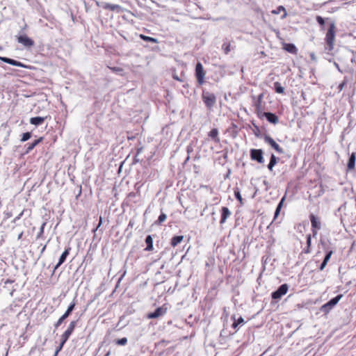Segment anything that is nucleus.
<instances>
[{
  "instance_id": "39",
  "label": "nucleus",
  "mask_w": 356,
  "mask_h": 356,
  "mask_svg": "<svg viewBox=\"0 0 356 356\" xmlns=\"http://www.w3.org/2000/svg\"><path fill=\"white\" fill-rule=\"evenodd\" d=\"M234 195H235V197L241 202L242 203V201H243V199H242V197L241 195V193H240V191L238 190H236L234 191Z\"/></svg>"
},
{
  "instance_id": "51",
  "label": "nucleus",
  "mask_w": 356,
  "mask_h": 356,
  "mask_svg": "<svg viewBox=\"0 0 356 356\" xmlns=\"http://www.w3.org/2000/svg\"><path fill=\"white\" fill-rule=\"evenodd\" d=\"M304 252L308 254L310 252V247L307 246V248L304 250Z\"/></svg>"
},
{
  "instance_id": "42",
  "label": "nucleus",
  "mask_w": 356,
  "mask_h": 356,
  "mask_svg": "<svg viewBox=\"0 0 356 356\" xmlns=\"http://www.w3.org/2000/svg\"><path fill=\"white\" fill-rule=\"evenodd\" d=\"M65 343V342H63V341L61 340L60 346L57 348V349L55 352V355H57L58 352H60L61 350V349L63 348V346H64Z\"/></svg>"
},
{
  "instance_id": "37",
  "label": "nucleus",
  "mask_w": 356,
  "mask_h": 356,
  "mask_svg": "<svg viewBox=\"0 0 356 356\" xmlns=\"http://www.w3.org/2000/svg\"><path fill=\"white\" fill-rule=\"evenodd\" d=\"M252 124H253V127H254L253 132H254V135L256 136H260L259 127L257 125H256L254 123H253Z\"/></svg>"
},
{
  "instance_id": "29",
  "label": "nucleus",
  "mask_w": 356,
  "mask_h": 356,
  "mask_svg": "<svg viewBox=\"0 0 356 356\" xmlns=\"http://www.w3.org/2000/svg\"><path fill=\"white\" fill-rule=\"evenodd\" d=\"M222 49L225 54H228L231 51L230 42H224L222 45Z\"/></svg>"
},
{
  "instance_id": "54",
  "label": "nucleus",
  "mask_w": 356,
  "mask_h": 356,
  "mask_svg": "<svg viewBox=\"0 0 356 356\" xmlns=\"http://www.w3.org/2000/svg\"><path fill=\"white\" fill-rule=\"evenodd\" d=\"M22 232L21 234H19V236H18V239H19V238L22 237Z\"/></svg>"
},
{
  "instance_id": "30",
  "label": "nucleus",
  "mask_w": 356,
  "mask_h": 356,
  "mask_svg": "<svg viewBox=\"0 0 356 356\" xmlns=\"http://www.w3.org/2000/svg\"><path fill=\"white\" fill-rule=\"evenodd\" d=\"M108 67L114 73L122 74L124 70L120 67H110L108 66Z\"/></svg>"
},
{
  "instance_id": "24",
  "label": "nucleus",
  "mask_w": 356,
  "mask_h": 356,
  "mask_svg": "<svg viewBox=\"0 0 356 356\" xmlns=\"http://www.w3.org/2000/svg\"><path fill=\"white\" fill-rule=\"evenodd\" d=\"M44 138L40 137L38 139L35 140L32 143L29 144L27 147L26 153L29 152L31 150H32L36 145H38L40 142L43 140Z\"/></svg>"
},
{
  "instance_id": "21",
  "label": "nucleus",
  "mask_w": 356,
  "mask_h": 356,
  "mask_svg": "<svg viewBox=\"0 0 356 356\" xmlns=\"http://www.w3.org/2000/svg\"><path fill=\"white\" fill-rule=\"evenodd\" d=\"M282 12L283 13V15H282V19H284L287 15V12L283 6H279L278 7H277L276 9L273 10L271 11V13L273 15H278Z\"/></svg>"
},
{
  "instance_id": "10",
  "label": "nucleus",
  "mask_w": 356,
  "mask_h": 356,
  "mask_svg": "<svg viewBox=\"0 0 356 356\" xmlns=\"http://www.w3.org/2000/svg\"><path fill=\"white\" fill-rule=\"evenodd\" d=\"M167 312V308L163 307H158L154 312L149 313L147 315L148 318H157L163 316Z\"/></svg>"
},
{
  "instance_id": "47",
  "label": "nucleus",
  "mask_w": 356,
  "mask_h": 356,
  "mask_svg": "<svg viewBox=\"0 0 356 356\" xmlns=\"http://www.w3.org/2000/svg\"><path fill=\"white\" fill-rule=\"evenodd\" d=\"M102 223V217H99V223H98V225L97 227L93 230L94 232H95L99 228V227L101 226Z\"/></svg>"
},
{
  "instance_id": "36",
  "label": "nucleus",
  "mask_w": 356,
  "mask_h": 356,
  "mask_svg": "<svg viewBox=\"0 0 356 356\" xmlns=\"http://www.w3.org/2000/svg\"><path fill=\"white\" fill-rule=\"evenodd\" d=\"M166 218H167V216L165 213H162L159 216L157 222L159 224H161V223L163 222L166 220Z\"/></svg>"
},
{
  "instance_id": "43",
  "label": "nucleus",
  "mask_w": 356,
  "mask_h": 356,
  "mask_svg": "<svg viewBox=\"0 0 356 356\" xmlns=\"http://www.w3.org/2000/svg\"><path fill=\"white\" fill-rule=\"evenodd\" d=\"M312 243V237L311 235L309 234L307 236V246L310 247Z\"/></svg>"
},
{
  "instance_id": "44",
  "label": "nucleus",
  "mask_w": 356,
  "mask_h": 356,
  "mask_svg": "<svg viewBox=\"0 0 356 356\" xmlns=\"http://www.w3.org/2000/svg\"><path fill=\"white\" fill-rule=\"evenodd\" d=\"M346 84V81H343V82H341L339 86H338V88L339 90V91H341L344 87V86Z\"/></svg>"
},
{
  "instance_id": "28",
  "label": "nucleus",
  "mask_w": 356,
  "mask_h": 356,
  "mask_svg": "<svg viewBox=\"0 0 356 356\" xmlns=\"http://www.w3.org/2000/svg\"><path fill=\"white\" fill-rule=\"evenodd\" d=\"M355 159L356 157H350L348 163V170H353L355 165Z\"/></svg>"
},
{
  "instance_id": "32",
  "label": "nucleus",
  "mask_w": 356,
  "mask_h": 356,
  "mask_svg": "<svg viewBox=\"0 0 356 356\" xmlns=\"http://www.w3.org/2000/svg\"><path fill=\"white\" fill-rule=\"evenodd\" d=\"M232 318H234V322L232 324V327L234 328H236L238 325L244 323V319L242 317H240L236 321L235 320V317H232Z\"/></svg>"
},
{
  "instance_id": "56",
  "label": "nucleus",
  "mask_w": 356,
  "mask_h": 356,
  "mask_svg": "<svg viewBox=\"0 0 356 356\" xmlns=\"http://www.w3.org/2000/svg\"><path fill=\"white\" fill-rule=\"evenodd\" d=\"M188 159H189V156H187V158H186V159L185 162L188 161Z\"/></svg>"
},
{
  "instance_id": "55",
  "label": "nucleus",
  "mask_w": 356,
  "mask_h": 356,
  "mask_svg": "<svg viewBox=\"0 0 356 356\" xmlns=\"http://www.w3.org/2000/svg\"><path fill=\"white\" fill-rule=\"evenodd\" d=\"M109 355H110V352H108V353L105 355V356H109Z\"/></svg>"
},
{
  "instance_id": "34",
  "label": "nucleus",
  "mask_w": 356,
  "mask_h": 356,
  "mask_svg": "<svg viewBox=\"0 0 356 356\" xmlns=\"http://www.w3.org/2000/svg\"><path fill=\"white\" fill-rule=\"evenodd\" d=\"M31 137V134L30 132H26L22 134L21 140L22 142H25L28 140Z\"/></svg>"
},
{
  "instance_id": "1",
  "label": "nucleus",
  "mask_w": 356,
  "mask_h": 356,
  "mask_svg": "<svg viewBox=\"0 0 356 356\" xmlns=\"http://www.w3.org/2000/svg\"><path fill=\"white\" fill-rule=\"evenodd\" d=\"M336 36V26L334 22L329 25V28L326 32L325 37V50L331 51L334 49Z\"/></svg>"
},
{
  "instance_id": "48",
  "label": "nucleus",
  "mask_w": 356,
  "mask_h": 356,
  "mask_svg": "<svg viewBox=\"0 0 356 356\" xmlns=\"http://www.w3.org/2000/svg\"><path fill=\"white\" fill-rule=\"evenodd\" d=\"M327 264V263L323 261L320 266V270H323L325 268V267L326 266Z\"/></svg>"
},
{
  "instance_id": "53",
  "label": "nucleus",
  "mask_w": 356,
  "mask_h": 356,
  "mask_svg": "<svg viewBox=\"0 0 356 356\" xmlns=\"http://www.w3.org/2000/svg\"><path fill=\"white\" fill-rule=\"evenodd\" d=\"M133 158H134V159H133V162H134H134H138V161H139L138 160H136V161H135L136 157H133Z\"/></svg>"
},
{
  "instance_id": "5",
  "label": "nucleus",
  "mask_w": 356,
  "mask_h": 356,
  "mask_svg": "<svg viewBox=\"0 0 356 356\" xmlns=\"http://www.w3.org/2000/svg\"><path fill=\"white\" fill-rule=\"evenodd\" d=\"M342 295H338L334 298L331 299L327 303L324 304L321 307V311L325 314H327L339 302V301L341 299Z\"/></svg>"
},
{
  "instance_id": "17",
  "label": "nucleus",
  "mask_w": 356,
  "mask_h": 356,
  "mask_svg": "<svg viewBox=\"0 0 356 356\" xmlns=\"http://www.w3.org/2000/svg\"><path fill=\"white\" fill-rule=\"evenodd\" d=\"M70 248H67L60 257L58 264L55 266V269H57L62 264H63L66 259V257L70 253Z\"/></svg>"
},
{
  "instance_id": "35",
  "label": "nucleus",
  "mask_w": 356,
  "mask_h": 356,
  "mask_svg": "<svg viewBox=\"0 0 356 356\" xmlns=\"http://www.w3.org/2000/svg\"><path fill=\"white\" fill-rule=\"evenodd\" d=\"M262 154L261 149H252L250 156H262Z\"/></svg>"
},
{
  "instance_id": "40",
  "label": "nucleus",
  "mask_w": 356,
  "mask_h": 356,
  "mask_svg": "<svg viewBox=\"0 0 356 356\" xmlns=\"http://www.w3.org/2000/svg\"><path fill=\"white\" fill-rule=\"evenodd\" d=\"M332 254V250L328 251L323 261L327 263L329 261Z\"/></svg>"
},
{
  "instance_id": "52",
  "label": "nucleus",
  "mask_w": 356,
  "mask_h": 356,
  "mask_svg": "<svg viewBox=\"0 0 356 356\" xmlns=\"http://www.w3.org/2000/svg\"><path fill=\"white\" fill-rule=\"evenodd\" d=\"M22 213H20L16 218H15V220H18L20 218V217L22 216Z\"/></svg>"
},
{
  "instance_id": "15",
  "label": "nucleus",
  "mask_w": 356,
  "mask_h": 356,
  "mask_svg": "<svg viewBox=\"0 0 356 356\" xmlns=\"http://www.w3.org/2000/svg\"><path fill=\"white\" fill-rule=\"evenodd\" d=\"M282 49L285 50L286 51L291 53L292 54H298V49L295 46V44L292 43H282Z\"/></svg>"
},
{
  "instance_id": "19",
  "label": "nucleus",
  "mask_w": 356,
  "mask_h": 356,
  "mask_svg": "<svg viewBox=\"0 0 356 356\" xmlns=\"http://www.w3.org/2000/svg\"><path fill=\"white\" fill-rule=\"evenodd\" d=\"M231 215V212L227 207H223L222 208V215L220 219V223L223 224L225 222L227 218L229 217Z\"/></svg>"
},
{
  "instance_id": "45",
  "label": "nucleus",
  "mask_w": 356,
  "mask_h": 356,
  "mask_svg": "<svg viewBox=\"0 0 356 356\" xmlns=\"http://www.w3.org/2000/svg\"><path fill=\"white\" fill-rule=\"evenodd\" d=\"M252 159L257 160L259 163L264 162V157H252Z\"/></svg>"
},
{
  "instance_id": "7",
  "label": "nucleus",
  "mask_w": 356,
  "mask_h": 356,
  "mask_svg": "<svg viewBox=\"0 0 356 356\" xmlns=\"http://www.w3.org/2000/svg\"><path fill=\"white\" fill-rule=\"evenodd\" d=\"M75 307V302H72L67 307L66 312L61 316V317L58 320V321L55 324V327L57 328L58 327L61 323L63 322V321L67 318L71 312L73 311Z\"/></svg>"
},
{
  "instance_id": "2",
  "label": "nucleus",
  "mask_w": 356,
  "mask_h": 356,
  "mask_svg": "<svg viewBox=\"0 0 356 356\" xmlns=\"http://www.w3.org/2000/svg\"><path fill=\"white\" fill-rule=\"evenodd\" d=\"M264 93L261 92L258 96L252 95L251 99L252 101V106L254 107V111L257 115L261 118V113L264 110Z\"/></svg>"
},
{
  "instance_id": "14",
  "label": "nucleus",
  "mask_w": 356,
  "mask_h": 356,
  "mask_svg": "<svg viewBox=\"0 0 356 356\" xmlns=\"http://www.w3.org/2000/svg\"><path fill=\"white\" fill-rule=\"evenodd\" d=\"M0 59L1 60H3V62L8 63L10 65H14V66H17V67H24V68L26 67V65H24V63H22L19 61H17L16 60L12 59V58H6V57H0Z\"/></svg>"
},
{
  "instance_id": "25",
  "label": "nucleus",
  "mask_w": 356,
  "mask_h": 356,
  "mask_svg": "<svg viewBox=\"0 0 356 356\" xmlns=\"http://www.w3.org/2000/svg\"><path fill=\"white\" fill-rule=\"evenodd\" d=\"M140 38L142 39L143 40L145 41V42H152V43H159V41L156 38H152V37H149V36H147L145 35H143V34H140L139 35Z\"/></svg>"
},
{
  "instance_id": "26",
  "label": "nucleus",
  "mask_w": 356,
  "mask_h": 356,
  "mask_svg": "<svg viewBox=\"0 0 356 356\" xmlns=\"http://www.w3.org/2000/svg\"><path fill=\"white\" fill-rule=\"evenodd\" d=\"M183 236H174L171 240V245L175 247L183 241Z\"/></svg>"
},
{
  "instance_id": "6",
  "label": "nucleus",
  "mask_w": 356,
  "mask_h": 356,
  "mask_svg": "<svg viewBox=\"0 0 356 356\" xmlns=\"http://www.w3.org/2000/svg\"><path fill=\"white\" fill-rule=\"evenodd\" d=\"M289 290V286L286 284H282L277 290L272 293V298L275 300L280 299L283 296H284Z\"/></svg>"
},
{
  "instance_id": "22",
  "label": "nucleus",
  "mask_w": 356,
  "mask_h": 356,
  "mask_svg": "<svg viewBox=\"0 0 356 356\" xmlns=\"http://www.w3.org/2000/svg\"><path fill=\"white\" fill-rule=\"evenodd\" d=\"M209 138L213 140L216 142H219L220 138L218 137V131L217 129H212L208 134Z\"/></svg>"
},
{
  "instance_id": "3",
  "label": "nucleus",
  "mask_w": 356,
  "mask_h": 356,
  "mask_svg": "<svg viewBox=\"0 0 356 356\" xmlns=\"http://www.w3.org/2000/svg\"><path fill=\"white\" fill-rule=\"evenodd\" d=\"M195 75L197 82L200 86L205 83L206 71L204 70L203 65L200 62H197L195 65Z\"/></svg>"
},
{
  "instance_id": "16",
  "label": "nucleus",
  "mask_w": 356,
  "mask_h": 356,
  "mask_svg": "<svg viewBox=\"0 0 356 356\" xmlns=\"http://www.w3.org/2000/svg\"><path fill=\"white\" fill-rule=\"evenodd\" d=\"M103 8L105 10H108L111 11H117L120 12L122 10V8L118 4H112L109 3H105L102 6Z\"/></svg>"
},
{
  "instance_id": "49",
  "label": "nucleus",
  "mask_w": 356,
  "mask_h": 356,
  "mask_svg": "<svg viewBox=\"0 0 356 356\" xmlns=\"http://www.w3.org/2000/svg\"><path fill=\"white\" fill-rule=\"evenodd\" d=\"M318 229H314L312 228V233H313V236L315 237L316 235H317V231Z\"/></svg>"
},
{
  "instance_id": "38",
  "label": "nucleus",
  "mask_w": 356,
  "mask_h": 356,
  "mask_svg": "<svg viewBox=\"0 0 356 356\" xmlns=\"http://www.w3.org/2000/svg\"><path fill=\"white\" fill-rule=\"evenodd\" d=\"M127 339L125 337L118 339L116 341V343L118 345H120V346H124L127 344Z\"/></svg>"
},
{
  "instance_id": "33",
  "label": "nucleus",
  "mask_w": 356,
  "mask_h": 356,
  "mask_svg": "<svg viewBox=\"0 0 356 356\" xmlns=\"http://www.w3.org/2000/svg\"><path fill=\"white\" fill-rule=\"evenodd\" d=\"M270 158H271L269 164L268 165V168L270 170H272L273 168L277 163V158L276 157H270Z\"/></svg>"
},
{
  "instance_id": "12",
  "label": "nucleus",
  "mask_w": 356,
  "mask_h": 356,
  "mask_svg": "<svg viewBox=\"0 0 356 356\" xmlns=\"http://www.w3.org/2000/svg\"><path fill=\"white\" fill-rule=\"evenodd\" d=\"M265 142L271 146L277 153H282V149L280 145L270 136H265Z\"/></svg>"
},
{
  "instance_id": "41",
  "label": "nucleus",
  "mask_w": 356,
  "mask_h": 356,
  "mask_svg": "<svg viewBox=\"0 0 356 356\" xmlns=\"http://www.w3.org/2000/svg\"><path fill=\"white\" fill-rule=\"evenodd\" d=\"M316 22L321 25V26H324L325 24V20L324 19L321 17V16H316Z\"/></svg>"
},
{
  "instance_id": "23",
  "label": "nucleus",
  "mask_w": 356,
  "mask_h": 356,
  "mask_svg": "<svg viewBox=\"0 0 356 356\" xmlns=\"http://www.w3.org/2000/svg\"><path fill=\"white\" fill-rule=\"evenodd\" d=\"M145 243L147 244V247L145 250L152 251L153 250V239L150 235H148L145 238Z\"/></svg>"
},
{
  "instance_id": "31",
  "label": "nucleus",
  "mask_w": 356,
  "mask_h": 356,
  "mask_svg": "<svg viewBox=\"0 0 356 356\" xmlns=\"http://www.w3.org/2000/svg\"><path fill=\"white\" fill-rule=\"evenodd\" d=\"M284 200V197H283L281 200V201L280 202V203L278 204V205H277V207L276 208L275 212L274 218H276L278 216V215H279V213L280 212L281 208L282 207V204H283Z\"/></svg>"
},
{
  "instance_id": "9",
  "label": "nucleus",
  "mask_w": 356,
  "mask_h": 356,
  "mask_svg": "<svg viewBox=\"0 0 356 356\" xmlns=\"http://www.w3.org/2000/svg\"><path fill=\"white\" fill-rule=\"evenodd\" d=\"M17 42L26 47H31L34 45V41L26 35H19L17 38Z\"/></svg>"
},
{
  "instance_id": "50",
  "label": "nucleus",
  "mask_w": 356,
  "mask_h": 356,
  "mask_svg": "<svg viewBox=\"0 0 356 356\" xmlns=\"http://www.w3.org/2000/svg\"><path fill=\"white\" fill-rule=\"evenodd\" d=\"M45 223H43L41 226L40 231V235L42 234L44 232V227Z\"/></svg>"
},
{
  "instance_id": "4",
  "label": "nucleus",
  "mask_w": 356,
  "mask_h": 356,
  "mask_svg": "<svg viewBox=\"0 0 356 356\" xmlns=\"http://www.w3.org/2000/svg\"><path fill=\"white\" fill-rule=\"evenodd\" d=\"M202 99L206 107L211 109L216 102V97L213 93L203 91Z\"/></svg>"
},
{
  "instance_id": "20",
  "label": "nucleus",
  "mask_w": 356,
  "mask_h": 356,
  "mask_svg": "<svg viewBox=\"0 0 356 356\" xmlns=\"http://www.w3.org/2000/svg\"><path fill=\"white\" fill-rule=\"evenodd\" d=\"M310 221L312 224V227L314 229H321V222L317 217L314 215L312 214L310 216Z\"/></svg>"
},
{
  "instance_id": "13",
  "label": "nucleus",
  "mask_w": 356,
  "mask_h": 356,
  "mask_svg": "<svg viewBox=\"0 0 356 356\" xmlns=\"http://www.w3.org/2000/svg\"><path fill=\"white\" fill-rule=\"evenodd\" d=\"M0 59L1 60H3V62L8 63L10 65H14V66H17V67H24V68L26 67V65H24V63H22L19 61H17L16 60L12 59V58H6V57H0Z\"/></svg>"
},
{
  "instance_id": "8",
  "label": "nucleus",
  "mask_w": 356,
  "mask_h": 356,
  "mask_svg": "<svg viewBox=\"0 0 356 356\" xmlns=\"http://www.w3.org/2000/svg\"><path fill=\"white\" fill-rule=\"evenodd\" d=\"M76 325V321H72L70 323L67 329L65 331V332L61 336V340L63 341V342H66L68 340L70 335L73 332Z\"/></svg>"
},
{
  "instance_id": "11",
  "label": "nucleus",
  "mask_w": 356,
  "mask_h": 356,
  "mask_svg": "<svg viewBox=\"0 0 356 356\" xmlns=\"http://www.w3.org/2000/svg\"><path fill=\"white\" fill-rule=\"evenodd\" d=\"M264 116L266 117V120L271 124H276L279 122L278 117L273 113L263 112L261 113V118Z\"/></svg>"
},
{
  "instance_id": "57",
  "label": "nucleus",
  "mask_w": 356,
  "mask_h": 356,
  "mask_svg": "<svg viewBox=\"0 0 356 356\" xmlns=\"http://www.w3.org/2000/svg\"><path fill=\"white\" fill-rule=\"evenodd\" d=\"M350 156H355V154H354V153H353Z\"/></svg>"
},
{
  "instance_id": "46",
  "label": "nucleus",
  "mask_w": 356,
  "mask_h": 356,
  "mask_svg": "<svg viewBox=\"0 0 356 356\" xmlns=\"http://www.w3.org/2000/svg\"><path fill=\"white\" fill-rule=\"evenodd\" d=\"M102 223V217H99V223H98V225L97 227L93 230L94 232H95L99 228V227L101 226Z\"/></svg>"
},
{
  "instance_id": "27",
  "label": "nucleus",
  "mask_w": 356,
  "mask_h": 356,
  "mask_svg": "<svg viewBox=\"0 0 356 356\" xmlns=\"http://www.w3.org/2000/svg\"><path fill=\"white\" fill-rule=\"evenodd\" d=\"M274 86H275V90L277 93L283 94L284 92V87L282 86L280 83H279L277 81L274 83Z\"/></svg>"
},
{
  "instance_id": "18",
  "label": "nucleus",
  "mask_w": 356,
  "mask_h": 356,
  "mask_svg": "<svg viewBox=\"0 0 356 356\" xmlns=\"http://www.w3.org/2000/svg\"><path fill=\"white\" fill-rule=\"evenodd\" d=\"M47 118V116L45 117H33L30 119V123L31 124L38 126L42 124Z\"/></svg>"
}]
</instances>
